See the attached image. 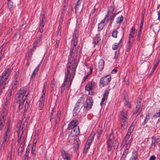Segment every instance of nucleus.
I'll list each match as a JSON object with an SVG mask.
<instances>
[{
  "label": "nucleus",
  "mask_w": 160,
  "mask_h": 160,
  "mask_svg": "<svg viewBox=\"0 0 160 160\" xmlns=\"http://www.w3.org/2000/svg\"><path fill=\"white\" fill-rule=\"evenodd\" d=\"M80 58V55L79 53L75 54L72 51H71L67 64V69L68 72H70V71L72 72H75Z\"/></svg>",
  "instance_id": "f257e3e1"
},
{
  "label": "nucleus",
  "mask_w": 160,
  "mask_h": 160,
  "mask_svg": "<svg viewBox=\"0 0 160 160\" xmlns=\"http://www.w3.org/2000/svg\"><path fill=\"white\" fill-rule=\"evenodd\" d=\"M107 145L108 152L111 151L112 147L114 149H117L118 147L119 142L118 140H115L114 137L112 133L108 136L107 141Z\"/></svg>",
  "instance_id": "f03ea898"
},
{
  "label": "nucleus",
  "mask_w": 160,
  "mask_h": 160,
  "mask_svg": "<svg viewBox=\"0 0 160 160\" xmlns=\"http://www.w3.org/2000/svg\"><path fill=\"white\" fill-rule=\"evenodd\" d=\"M120 121L121 128L123 129H126L128 126V112L124 109L120 111Z\"/></svg>",
  "instance_id": "7ed1b4c3"
},
{
  "label": "nucleus",
  "mask_w": 160,
  "mask_h": 160,
  "mask_svg": "<svg viewBox=\"0 0 160 160\" xmlns=\"http://www.w3.org/2000/svg\"><path fill=\"white\" fill-rule=\"evenodd\" d=\"M29 92H27L26 88H23L19 90L16 96L17 102H24Z\"/></svg>",
  "instance_id": "20e7f679"
},
{
  "label": "nucleus",
  "mask_w": 160,
  "mask_h": 160,
  "mask_svg": "<svg viewBox=\"0 0 160 160\" xmlns=\"http://www.w3.org/2000/svg\"><path fill=\"white\" fill-rule=\"evenodd\" d=\"M116 11H115V8L113 6H111L108 8V11L104 18L107 20V23L108 22L109 20L111 19L113 20L114 19L116 14Z\"/></svg>",
  "instance_id": "39448f33"
},
{
  "label": "nucleus",
  "mask_w": 160,
  "mask_h": 160,
  "mask_svg": "<svg viewBox=\"0 0 160 160\" xmlns=\"http://www.w3.org/2000/svg\"><path fill=\"white\" fill-rule=\"evenodd\" d=\"M93 104V100L91 97H88L83 103V106L85 110L88 111L92 107Z\"/></svg>",
  "instance_id": "423d86ee"
},
{
  "label": "nucleus",
  "mask_w": 160,
  "mask_h": 160,
  "mask_svg": "<svg viewBox=\"0 0 160 160\" xmlns=\"http://www.w3.org/2000/svg\"><path fill=\"white\" fill-rule=\"evenodd\" d=\"M142 99H140L137 102L136 105V109L134 111L133 113V115L135 117H137L142 112L143 109L142 106L141 104Z\"/></svg>",
  "instance_id": "0eeeda50"
},
{
  "label": "nucleus",
  "mask_w": 160,
  "mask_h": 160,
  "mask_svg": "<svg viewBox=\"0 0 160 160\" xmlns=\"http://www.w3.org/2000/svg\"><path fill=\"white\" fill-rule=\"evenodd\" d=\"M4 114H2L0 117V131L2 132L5 123L7 113L6 111H3Z\"/></svg>",
  "instance_id": "6e6552de"
},
{
  "label": "nucleus",
  "mask_w": 160,
  "mask_h": 160,
  "mask_svg": "<svg viewBox=\"0 0 160 160\" xmlns=\"http://www.w3.org/2000/svg\"><path fill=\"white\" fill-rule=\"evenodd\" d=\"M156 144L160 146V138H156L152 136V143L150 145V148H152V149H154L156 146Z\"/></svg>",
  "instance_id": "1a4fd4ad"
},
{
  "label": "nucleus",
  "mask_w": 160,
  "mask_h": 160,
  "mask_svg": "<svg viewBox=\"0 0 160 160\" xmlns=\"http://www.w3.org/2000/svg\"><path fill=\"white\" fill-rule=\"evenodd\" d=\"M11 69L8 68L4 71L0 76V80H7L8 78Z\"/></svg>",
  "instance_id": "9d476101"
},
{
  "label": "nucleus",
  "mask_w": 160,
  "mask_h": 160,
  "mask_svg": "<svg viewBox=\"0 0 160 160\" xmlns=\"http://www.w3.org/2000/svg\"><path fill=\"white\" fill-rule=\"evenodd\" d=\"M12 124L11 123V119H8L7 122L6 128V130L5 131L4 134L9 135L10 132L12 130Z\"/></svg>",
  "instance_id": "9b49d317"
},
{
  "label": "nucleus",
  "mask_w": 160,
  "mask_h": 160,
  "mask_svg": "<svg viewBox=\"0 0 160 160\" xmlns=\"http://www.w3.org/2000/svg\"><path fill=\"white\" fill-rule=\"evenodd\" d=\"M87 69L85 70V73L87 74L86 76L84 77V79L86 80L87 79H90L89 78V75L92 72V68L90 66L87 65Z\"/></svg>",
  "instance_id": "f8f14e48"
},
{
  "label": "nucleus",
  "mask_w": 160,
  "mask_h": 160,
  "mask_svg": "<svg viewBox=\"0 0 160 160\" xmlns=\"http://www.w3.org/2000/svg\"><path fill=\"white\" fill-rule=\"evenodd\" d=\"M75 72L72 71L69 72L68 71V69L67 71V73L66 74L65 80H72L74 76V73Z\"/></svg>",
  "instance_id": "ddd939ff"
},
{
  "label": "nucleus",
  "mask_w": 160,
  "mask_h": 160,
  "mask_svg": "<svg viewBox=\"0 0 160 160\" xmlns=\"http://www.w3.org/2000/svg\"><path fill=\"white\" fill-rule=\"evenodd\" d=\"M41 18L42 19V20L40 21L39 28V31L40 33H42L43 32V28L45 22V18L44 15L41 16Z\"/></svg>",
  "instance_id": "4468645a"
},
{
  "label": "nucleus",
  "mask_w": 160,
  "mask_h": 160,
  "mask_svg": "<svg viewBox=\"0 0 160 160\" xmlns=\"http://www.w3.org/2000/svg\"><path fill=\"white\" fill-rule=\"evenodd\" d=\"M61 152L62 157L63 159L70 160L71 158V155L68 152L62 150L61 151Z\"/></svg>",
  "instance_id": "2eb2a0df"
},
{
  "label": "nucleus",
  "mask_w": 160,
  "mask_h": 160,
  "mask_svg": "<svg viewBox=\"0 0 160 160\" xmlns=\"http://www.w3.org/2000/svg\"><path fill=\"white\" fill-rule=\"evenodd\" d=\"M78 123V121L77 120H74L71 121L68 125V129L70 130L77 127V126Z\"/></svg>",
  "instance_id": "dca6fc26"
},
{
  "label": "nucleus",
  "mask_w": 160,
  "mask_h": 160,
  "mask_svg": "<svg viewBox=\"0 0 160 160\" xmlns=\"http://www.w3.org/2000/svg\"><path fill=\"white\" fill-rule=\"evenodd\" d=\"M79 128L78 126L72 129V130L71 131V136L72 137L77 136L79 134Z\"/></svg>",
  "instance_id": "f3484780"
},
{
  "label": "nucleus",
  "mask_w": 160,
  "mask_h": 160,
  "mask_svg": "<svg viewBox=\"0 0 160 160\" xmlns=\"http://www.w3.org/2000/svg\"><path fill=\"white\" fill-rule=\"evenodd\" d=\"M137 122V120L136 119H135L131 125H130V127L128 128V131L127 132V134H129L130 135H131V133L132 132L134 128L135 127V125Z\"/></svg>",
  "instance_id": "a211bd4d"
},
{
  "label": "nucleus",
  "mask_w": 160,
  "mask_h": 160,
  "mask_svg": "<svg viewBox=\"0 0 160 160\" xmlns=\"http://www.w3.org/2000/svg\"><path fill=\"white\" fill-rule=\"evenodd\" d=\"M105 19L102 20L101 22L98 24V30L99 31H101L105 26L107 23V20L105 21Z\"/></svg>",
  "instance_id": "6ab92c4d"
},
{
  "label": "nucleus",
  "mask_w": 160,
  "mask_h": 160,
  "mask_svg": "<svg viewBox=\"0 0 160 160\" xmlns=\"http://www.w3.org/2000/svg\"><path fill=\"white\" fill-rule=\"evenodd\" d=\"M45 98H40L38 100L39 109L42 110L43 109L45 102Z\"/></svg>",
  "instance_id": "aec40b11"
},
{
  "label": "nucleus",
  "mask_w": 160,
  "mask_h": 160,
  "mask_svg": "<svg viewBox=\"0 0 160 160\" xmlns=\"http://www.w3.org/2000/svg\"><path fill=\"white\" fill-rule=\"evenodd\" d=\"M77 43V39H72V41L71 43V49L70 50V52L72 51L74 53L76 54L77 53H78V52H76L75 50H74L75 47H76V45Z\"/></svg>",
  "instance_id": "412c9836"
},
{
  "label": "nucleus",
  "mask_w": 160,
  "mask_h": 160,
  "mask_svg": "<svg viewBox=\"0 0 160 160\" xmlns=\"http://www.w3.org/2000/svg\"><path fill=\"white\" fill-rule=\"evenodd\" d=\"M83 97H81L78 100L77 102L76 103L74 108H77L78 109V107L81 106L82 103V101L83 100Z\"/></svg>",
  "instance_id": "4be33fe9"
},
{
  "label": "nucleus",
  "mask_w": 160,
  "mask_h": 160,
  "mask_svg": "<svg viewBox=\"0 0 160 160\" xmlns=\"http://www.w3.org/2000/svg\"><path fill=\"white\" fill-rule=\"evenodd\" d=\"M95 83L93 82H91L90 83H89L85 86V89L87 91L91 90L92 87L94 85Z\"/></svg>",
  "instance_id": "5701e85b"
},
{
  "label": "nucleus",
  "mask_w": 160,
  "mask_h": 160,
  "mask_svg": "<svg viewBox=\"0 0 160 160\" xmlns=\"http://www.w3.org/2000/svg\"><path fill=\"white\" fill-rule=\"evenodd\" d=\"M104 62L102 59H100L99 61L98 65L100 70L102 71L103 68Z\"/></svg>",
  "instance_id": "b1692460"
},
{
  "label": "nucleus",
  "mask_w": 160,
  "mask_h": 160,
  "mask_svg": "<svg viewBox=\"0 0 160 160\" xmlns=\"http://www.w3.org/2000/svg\"><path fill=\"white\" fill-rule=\"evenodd\" d=\"M132 138H131V139L127 142H124V143L125 144V148L128 149L130 148L131 144L132 141Z\"/></svg>",
  "instance_id": "393cba45"
},
{
  "label": "nucleus",
  "mask_w": 160,
  "mask_h": 160,
  "mask_svg": "<svg viewBox=\"0 0 160 160\" xmlns=\"http://www.w3.org/2000/svg\"><path fill=\"white\" fill-rule=\"evenodd\" d=\"M46 83L45 82L43 84V87L42 89V94L40 98H45V95L46 92Z\"/></svg>",
  "instance_id": "a878e982"
},
{
  "label": "nucleus",
  "mask_w": 160,
  "mask_h": 160,
  "mask_svg": "<svg viewBox=\"0 0 160 160\" xmlns=\"http://www.w3.org/2000/svg\"><path fill=\"white\" fill-rule=\"evenodd\" d=\"M39 64L36 68L34 70V71L32 73L31 76V79H32L34 77H35L36 74L37 73L39 68Z\"/></svg>",
  "instance_id": "bb28decb"
},
{
  "label": "nucleus",
  "mask_w": 160,
  "mask_h": 160,
  "mask_svg": "<svg viewBox=\"0 0 160 160\" xmlns=\"http://www.w3.org/2000/svg\"><path fill=\"white\" fill-rule=\"evenodd\" d=\"M68 81H64L63 83L62 84L61 87V93H62L64 92L65 89V87L68 84Z\"/></svg>",
  "instance_id": "cd10ccee"
},
{
  "label": "nucleus",
  "mask_w": 160,
  "mask_h": 160,
  "mask_svg": "<svg viewBox=\"0 0 160 160\" xmlns=\"http://www.w3.org/2000/svg\"><path fill=\"white\" fill-rule=\"evenodd\" d=\"M101 40L100 38V35L99 34H96V37L94 39V43L97 44Z\"/></svg>",
  "instance_id": "c85d7f7f"
},
{
  "label": "nucleus",
  "mask_w": 160,
  "mask_h": 160,
  "mask_svg": "<svg viewBox=\"0 0 160 160\" xmlns=\"http://www.w3.org/2000/svg\"><path fill=\"white\" fill-rule=\"evenodd\" d=\"M128 152V149H126L124 151L121 158V160H124L127 155Z\"/></svg>",
  "instance_id": "c756f323"
},
{
  "label": "nucleus",
  "mask_w": 160,
  "mask_h": 160,
  "mask_svg": "<svg viewBox=\"0 0 160 160\" xmlns=\"http://www.w3.org/2000/svg\"><path fill=\"white\" fill-rule=\"evenodd\" d=\"M110 81H100V86L102 87L106 85Z\"/></svg>",
  "instance_id": "7c9ffc66"
},
{
  "label": "nucleus",
  "mask_w": 160,
  "mask_h": 160,
  "mask_svg": "<svg viewBox=\"0 0 160 160\" xmlns=\"http://www.w3.org/2000/svg\"><path fill=\"white\" fill-rule=\"evenodd\" d=\"M137 158V152L136 151L132 153V155L130 160H136Z\"/></svg>",
  "instance_id": "2f4dec72"
},
{
  "label": "nucleus",
  "mask_w": 160,
  "mask_h": 160,
  "mask_svg": "<svg viewBox=\"0 0 160 160\" xmlns=\"http://www.w3.org/2000/svg\"><path fill=\"white\" fill-rule=\"evenodd\" d=\"M124 99L125 100L124 103V105L127 106L129 108H131V105L130 103L129 102L128 100H127L125 98H124Z\"/></svg>",
  "instance_id": "473e14b6"
},
{
  "label": "nucleus",
  "mask_w": 160,
  "mask_h": 160,
  "mask_svg": "<svg viewBox=\"0 0 160 160\" xmlns=\"http://www.w3.org/2000/svg\"><path fill=\"white\" fill-rule=\"evenodd\" d=\"M7 81H0V87L2 88H5V85L7 83Z\"/></svg>",
  "instance_id": "72a5a7b5"
},
{
  "label": "nucleus",
  "mask_w": 160,
  "mask_h": 160,
  "mask_svg": "<svg viewBox=\"0 0 160 160\" xmlns=\"http://www.w3.org/2000/svg\"><path fill=\"white\" fill-rule=\"evenodd\" d=\"M80 141L79 140V139L78 138H75L73 142V144L75 145H76V147L78 148L79 145V143Z\"/></svg>",
  "instance_id": "f704fd0d"
},
{
  "label": "nucleus",
  "mask_w": 160,
  "mask_h": 160,
  "mask_svg": "<svg viewBox=\"0 0 160 160\" xmlns=\"http://www.w3.org/2000/svg\"><path fill=\"white\" fill-rule=\"evenodd\" d=\"M17 86V81H14V82H13V84L12 85V88L10 90H11L12 91H14V90H15Z\"/></svg>",
  "instance_id": "c9c22d12"
},
{
  "label": "nucleus",
  "mask_w": 160,
  "mask_h": 160,
  "mask_svg": "<svg viewBox=\"0 0 160 160\" xmlns=\"http://www.w3.org/2000/svg\"><path fill=\"white\" fill-rule=\"evenodd\" d=\"M123 20V17L121 15L119 16V17L117 18L116 22L118 23H121L122 21Z\"/></svg>",
  "instance_id": "e433bc0d"
},
{
  "label": "nucleus",
  "mask_w": 160,
  "mask_h": 160,
  "mask_svg": "<svg viewBox=\"0 0 160 160\" xmlns=\"http://www.w3.org/2000/svg\"><path fill=\"white\" fill-rule=\"evenodd\" d=\"M121 39L120 40L118 43H114V45L112 46V48L113 50H116L118 48V45L121 43Z\"/></svg>",
  "instance_id": "4c0bfd02"
},
{
  "label": "nucleus",
  "mask_w": 160,
  "mask_h": 160,
  "mask_svg": "<svg viewBox=\"0 0 160 160\" xmlns=\"http://www.w3.org/2000/svg\"><path fill=\"white\" fill-rule=\"evenodd\" d=\"M149 119V114H147L144 120V121L142 122V125H145L146 122L148 121Z\"/></svg>",
  "instance_id": "58836bf2"
},
{
  "label": "nucleus",
  "mask_w": 160,
  "mask_h": 160,
  "mask_svg": "<svg viewBox=\"0 0 160 160\" xmlns=\"http://www.w3.org/2000/svg\"><path fill=\"white\" fill-rule=\"evenodd\" d=\"M36 149V145H32V149L31 150V153L33 155L35 156L36 154V153L35 152V151Z\"/></svg>",
  "instance_id": "ea45409f"
},
{
  "label": "nucleus",
  "mask_w": 160,
  "mask_h": 160,
  "mask_svg": "<svg viewBox=\"0 0 160 160\" xmlns=\"http://www.w3.org/2000/svg\"><path fill=\"white\" fill-rule=\"evenodd\" d=\"M111 78V76L109 75L104 76L102 77L101 80H109Z\"/></svg>",
  "instance_id": "a19ab883"
},
{
  "label": "nucleus",
  "mask_w": 160,
  "mask_h": 160,
  "mask_svg": "<svg viewBox=\"0 0 160 160\" xmlns=\"http://www.w3.org/2000/svg\"><path fill=\"white\" fill-rule=\"evenodd\" d=\"M160 30V25H156L154 26L153 31L154 32H158Z\"/></svg>",
  "instance_id": "79ce46f5"
},
{
  "label": "nucleus",
  "mask_w": 160,
  "mask_h": 160,
  "mask_svg": "<svg viewBox=\"0 0 160 160\" xmlns=\"http://www.w3.org/2000/svg\"><path fill=\"white\" fill-rule=\"evenodd\" d=\"M28 123L27 122H24L23 123L22 128V133H23L24 131V130L25 129L27 126L28 124Z\"/></svg>",
  "instance_id": "37998d69"
},
{
  "label": "nucleus",
  "mask_w": 160,
  "mask_h": 160,
  "mask_svg": "<svg viewBox=\"0 0 160 160\" xmlns=\"http://www.w3.org/2000/svg\"><path fill=\"white\" fill-rule=\"evenodd\" d=\"M28 123L27 122H24L23 123L22 128V133H23L24 131V130L25 129L27 126L28 124Z\"/></svg>",
  "instance_id": "c03bdc74"
},
{
  "label": "nucleus",
  "mask_w": 160,
  "mask_h": 160,
  "mask_svg": "<svg viewBox=\"0 0 160 160\" xmlns=\"http://www.w3.org/2000/svg\"><path fill=\"white\" fill-rule=\"evenodd\" d=\"M38 42L35 41L33 44V48L31 49V50L32 51H33L35 48L38 46Z\"/></svg>",
  "instance_id": "a18cd8bd"
},
{
  "label": "nucleus",
  "mask_w": 160,
  "mask_h": 160,
  "mask_svg": "<svg viewBox=\"0 0 160 160\" xmlns=\"http://www.w3.org/2000/svg\"><path fill=\"white\" fill-rule=\"evenodd\" d=\"M90 148V146H89L88 144H85L84 145V149L83 150V152L84 153H86L87 152V151L88 149Z\"/></svg>",
  "instance_id": "49530a36"
},
{
  "label": "nucleus",
  "mask_w": 160,
  "mask_h": 160,
  "mask_svg": "<svg viewBox=\"0 0 160 160\" xmlns=\"http://www.w3.org/2000/svg\"><path fill=\"white\" fill-rule=\"evenodd\" d=\"M55 85L56 82L55 81H52L50 85L51 88H52V89H54L55 87Z\"/></svg>",
  "instance_id": "de8ad7c7"
},
{
  "label": "nucleus",
  "mask_w": 160,
  "mask_h": 160,
  "mask_svg": "<svg viewBox=\"0 0 160 160\" xmlns=\"http://www.w3.org/2000/svg\"><path fill=\"white\" fill-rule=\"evenodd\" d=\"M118 33V31L116 30H114L112 32V36L114 38H117Z\"/></svg>",
  "instance_id": "09e8293b"
},
{
  "label": "nucleus",
  "mask_w": 160,
  "mask_h": 160,
  "mask_svg": "<svg viewBox=\"0 0 160 160\" xmlns=\"http://www.w3.org/2000/svg\"><path fill=\"white\" fill-rule=\"evenodd\" d=\"M109 93V91L108 90H105L104 94L103 95V97L108 98Z\"/></svg>",
  "instance_id": "8fccbe9b"
},
{
  "label": "nucleus",
  "mask_w": 160,
  "mask_h": 160,
  "mask_svg": "<svg viewBox=\"0 0 160 160\" xmlns=\"http://www.w3.org/2000/svg\"><path fill=\"white\" fill-rule=\"evenodd\" d=\"M130 135L127 133L125 137L124 138L123 142H128V140L129 138Z\"/></svg>",
  "instance_id": "3c124183"
},
{
  "label": "nucleus",
  "mask_w": 160,
  "mask_h": 160,
  "mask_svg": "<svg viewBox=\"0 0 160 160\" xmlns=\"http://www.w3.org/2000/svg\"><path fill=\"white\" fill-rule=\"evenodd\" d=\"M24 102H17L18 103V108L19 109H21L23 107V104Z\"/></svg>",
  "instance_id": "603ef678"
},
{
  "label": "nucleus",
  "mask_w": 160,
  "mask_h": 160,
  "mask_svg": "<svg viewBox=\"0 0 160 160\" xmlns=\"http://www.w3.org/2000/svg\"><path fill=\"white\" fill-rule=\"evenodd\" d=\"M134 35L130 33L128 36V38L130 41H129V42H130L131 40H133L134 38Z\"/></svg>",
  "instance_id": "864d4df0"
},
{
  "label": "nucleus",
  "mask_w": 160,
  "mask_h": 160,
  "mask_svg": "<svg viewBox=\"0 0 160 160\" xmlns=\"http://www.w3.org/2000/svg\"><path fill=\"white\" fill-rule=\"evenodd\" d=\"M78 37V32L77 31L74 32L73 35V38L75 39H77Z\"/></svg>",
  "instance_id": "5fc2aeb1"
},
{
  "label": "nucleus",
  "mask_w": 160,
  "mask_h": 160,
  "mask_svg": "<svg viewBox=\"0 0 160 160\" xmlns=\"http://www.w3.org/2000/svg\"><path fill=\"white\" fill-rule=\"evenodd\" d=\"M94 138V135H91L88 138V140L87 141H88V142H92Z\"/></svg>",
  "instance_id": "6e6d98bb"
},
{
  "label": "nucleus",
  "mask_w": 160,
  "mask_h": 160,
  "mask_svg": "<svg viewBox=\"0 0 160 160\" xmlns=\"http://www.w3.org/2000/svg\"><path fill=\"white\" fill-rule=\"evenodd\" d=\"M29 107V104L28 103V101H27L25 103L24 112H26V111H27V110L28 108Z\"/></svg>",
  "instance_id": "4d7b16f0"
},
{
  "label": "nucleus",
  "mask_w": 160,
  "mask_h": 160,
  "mask_svg": "<svg viewBox=\"0 0 160 160\" xmlns=\"http://www.w3.org/2000/svg\"><path fill=\"white\" fill-rule=\"evenodd\" d=\"M61 116V112L60 111H58L56 115V120L58 121L60 119Z\"/></svg>",
  "instance_id": "13d9d810"
},
{
  "label": "nucleus",
  "mask_w": 160,
  "mask_h": 160,
  "mask_svg": "<svg viewBox=\"0 0 160 160\" xmlns=\"http://www.w3.org/2000/svg\"><path fill=\"white\" fill-rule=\"evenodd\" d=\"M141 31H142V30L141 29H139L138 31V36H137V40H138V41H139L140 40V35H141Z\"/></svg>",
  "instance_id": "bf43d9fd"
},
{
  "label": "nucleus",
  "mask_w": 160,
  "mask_h": 160,
  "mask_svg": "<svg viewBox=\"0 0 160 160\" xmlns=\"http://www.w3.org/2000/svg\"><path fill=\"white\" fill-rule=\"evenodd\" d=\"M78 110V108H74L73 111V116H76L77 114V111Z\"/></svg>",
  "instance_id": "052dcab7"
},
{
  "label": "nucleus",
  "mask_w": 160,
  "mask_h": 160,
  "mask_svg": "<svg viewBox=\"0 0 160 160\" xmlns=\"http://www.w3.org/2000/svg\"><path fill=\"white\" fill-rule=\"evenodd\" d=\"M33 144L32 145H36V144L37 142V140L38 139V138L33 137Z\"/></svg>",
  "instance_id": "680f3d73"
},
{
  "label": "nucleus",
  "mask_w": 160,
  "mask_h": 160,
  "mask_svg": "<svg viewBox=\"0 0 160 160\" xmlns=\"http://www.w3.org/2000/svg\"><path fill=\"white\" fill-rule=\"evenodd\" d=\"M135 29L134 27H133L131 29V31L130 32V33L132 34H134L135 32Z\"/></svg>",
  "instance_id": "e2e57ef3"
},
{
  "label": "nucleus",
  "mask_w": 160,
  "mask_h": 160,
  "mask_svg": "<svg viewBox=\"0 0 160 160\" xmlns=\"http://www.w3.org/2000/svg\"><path fill=\"white\" fill-rule=\"evenodd\" d=\"M11 98V97H9V96H7L6 98V101L5 102L6 105H7L8 104L9 102V101L10 100Z\"/></svg>",
  "instance_id": "0e129e2a"
},
{
  "label": "nucleus",
  "mask_w": 160,
  "mask_h": 160,
  "mask_svg": "<svg viewBox=\"0 0 160 160\" xmlns=\"http://www.w3.org/2000/svg\"><path fill=\"white\" fill-rule=\"evenodd\" d=\"M107 99V98L102 97L101 100V102L100 103V104L101 106L102 104H104V102L105 100Z\"/></svg>",
  "instance_id": "69168bd1"
},
{
  "label": "nucleus",
  "mask_w": 160,
  "mask_h": 160,
  "mask_svg": "<svg viewBox=\"0 0 160 160\" xmlns=\"http://www.w3.org/2000/svg\"><path fill=\"white\" fill-rule=\"evenodd\" d=\"M153 117H160V110L159 111V112H157L155 115H153Z\"/></svg>",
  "instance_id": "338daca9"
},
{
  "label": "nucleus",
  "mask_w": 160,
  "mask_h": 160,
  "mask_svg": "<svg viewBox=\"0 0 160 160\" xmlns=\"http://www.w3.org/2000/svg\"><path fill=\"white\" fill-rule=\"evenodd\" d=\"M156 159V157L154 155H152L151 156L149 160H155Z\"/></svg>",
  "instance_id": "774afa93"
}]
</instances>
